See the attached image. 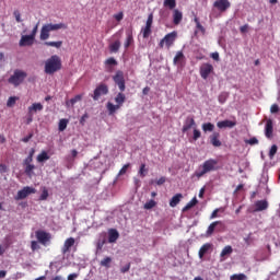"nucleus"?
I'll return each instance as SVG.
<instances>
[{
	"label": "nucleus",
	"instance_id": "43",
	"mask_svg": "<svg viewBox=\"0 0 280 280\" xmlns=\"http://www.w3.org/2000/svg\"><path fill=\"white\" fill-rule=\"evenodd\" d=\"M138 173H139L140 177H142V178L145 177V174L148 173V170L145 168V164H141Z\"/></svg>",
	"mask_w": 280,
	"mask_h": 280
},
{
	"label": "nucleus",
	"instance_id": "9",
	"mask_svg": "<svg viewBox=\"0 0 280 280\" xmlns=\"http://www.w3.org/2000/svg\"><path fill=\"white\" fill-rule=\"evenodd\" d=\"M32 194H36V188L25 186L23 189L18 191V195L15 196V200H25V198H27V196Z\"/></svg>",
	"mask_w": 280,
	"mask_h": 280
},
{
	"label": "nucleus",
	"instance_id": "53",
	"mask_svg": "<svg viewBox=\"0 0 280 280\" xmlns=\"http://www.w3.org/2000/svg\"><path fill=\"white\" fill-rule=\"evenodd\" d=\"M245 143L247 144H250V145H255V144H258V140L254 137V138H250L249 140H246Z\"/></svg>",
	"mask_w": 280,
	"mask_h": 280
},
{
	"label": "nucleus",
	"instance_id": "23",
	"mask_svg": "<svg viewBox=\"0 0 280 280\" xmlns=\"http://www.w3.org/2000/svg\"><path fill=\"white\" fill-rule=\"evenodd\" d=\"M268 201L267 200H258L255 203V212H260L268 209Z\"/></svg>",
	"mask_w": 280,
	"mask_h": 280
},
{
	"label": "nucleus",
	"instance_id": "59",
	"mask_svg": "<svg viewBox=\"0 0 280 280\" xmlns=\"http://www.w3.org/2000/svg\"><path fill=\"white\" fill-rule=\"evenodd\" d=\"M86 119H89V114H84L81 119H80V124L81 126H84V122L86 121Z\"/></svg>",
	"mask_w": 280,
	"mask_h": 280
},
{
	"label": "nucleus",
	"instance_id": "48",
	"mask_svg": "<svg viewBox=\"0 0 280 280\" xmlns=\"http://www.w3.org/2000/svg\"><path fill=\"white\" fill-rule=\"evenodd\" d=\"M156 206V202L154 200H150L144 205V209L150 210Z\"/></svg>",
	"mask_w": 280,
	"mask_h": 280
},
{
	"label": "nucleus",
	"instance_id": "10",
	"mask_svg": "<svg viewBox=\"0 0 280 280\" xmlns=\"http://www.w3.org/2000/svg\"><path fill=\"white\" fill-rule=\"evenodd\" d=\"M106 244V232H103L98 235L95 246H96V255H102L104 253V245Z\"/></svg>",
	"mask_w": 280,
	"mask_h": 280
},
{
	"label": "nucleus",
	"instance_id": "42",
	"mask_svg": "<svg viewBox=\"0 0 280 280\" xmlns=\"http://www.w3.org/2000/svg\"><path fill=\"white\" fill-rule=\"evenodd\" d=\"M119 63L117 62V60H115V58H109L106 60V66L107 67H117Z\"/></svg>",
	"mask_w": 280,
	"mask_h": 280
},
{
	"label": "nucleus",
	"instance_id": "12",
	"mask_svg": "<svg viewBox=\"0 0 280 280\" xmlns=\"http://www.w3.org/2000/svg\"><path fill=\"white\" fill-rule=\"evenodd\" d=\"M33 162H30L27 160H24L22 165L24 167V174H26V176L28 178H32V176H34V171L36 170V165L32 164Z\"/></svg>",
	"mask_w": 280,
	"mask_h": 280
},
{
	"label": "nucleus",
	"instance_id": "11",
	"mask_svg": "<svg viewBox=\"0 0 280 280\" xmlns=\"http://www.w3.org/2000/svg\"><path fill=\"white\" fill-rule=\"evenodd\" d=\"M36 238L39 242V244H43V246L47 245V242H49V240H51V234L39 230L35 232Z\"/></svg>",
	"mask_w": 280,
	"mask_h": 280
},
{
	"label": "nucleus",
	"instance_id": "35",
	"mask_svg": "<svg viewBox=\"0 0 280 280\" xmlns=\"http://www.w3.org/2000/svg\"><path fill=\"white\" fill-rule=\"evenodd\" d=\"M44 45H46V47H56V49H60V47H62V42H45Z\"/></svg>",
	"mask_w": 280,
	"mask_h": 280
},
{
	"label": "nucleus",
	"instance_id": "15",
	"mask_svg": "<svg viewBox=\"0 0 280 280\" xmlns=\"http://www.w3.org/2000/svg\"><path fill=\"white\" fill-rule=\"evenodd\" d=\"M213 7L217 8L220 12H225L231 7L229 0H215Z\"/></svg>",
	"mask_w": 280,
	"mask_h": 280
},
{
	"label": "nucleus",
	"instance_id": "24",
	"mask_svg": "<svg viewBox=\"0 0 280 280\" xmlns=\"http://www.w3.org/2000/svg\"><path fill=\"white\" fill-rule=\"evenodd\" d=\"M117 240H119V232L115 229L108 230V242L117 243Z\"/></svg>",
	"mask_w": 280,
	"mask_h": 280
},
{
	"label": "nucleus",
	"instance_id": "31",
	"mask_svg": "<svg viewBox=\"0 0 280 280\" xmlns=\"http://www.w3.org/2000/svg\"><path fill=\"white\" fill-rule=\"evenodd\" d=\"M68 125H69V119H67V118L60 119L59 126H58L59 132H65V130H67Z\"/></svg>",
	"mask_w": 280,
	"mask_h": 280
},
{
	"label": "nucleus",
	"instance_id": "21",
	"mask_svg": "<svg viewBox=\"0 0 280 280\" xmlns=\"http://www.w3.org/2000/svg\"><path fill=\"white\" fill-rule=\"evenodd\" d=\"M220 133L219 132H213L209 139H210V143L215 147V148H219L222 145V142L220 141Z\"/></svg>",
	"mask_w": 280,
	"mask_h": 280
},
{
	"label": "nucleus",
	"instance_id": "33",
	"mask_svg": "<svg viewBox=\"0 0 280 280\" xmlns=\"http://www.w3.org/2000/svg\"><path fill=\"white\" fill-rule=\"evenodd\" d=\"M232 252L233 249L231 246H225L220 254L221 260H224L226 256L232 254Z\"/></svg>",
	"mask_w": 280,
	"mask_h": 280
},
{
	"label": "nucleus",
	"instance_id": "17",
	"mask_svg": "<svg viewBox=\"0 0 280 280\" xmlns=\"http://www.w3.org/2000/svg\"><path fill=\"white\" fill-rule=\"evenodd\" d=\"M34 40H36L34 37L31 35H23L20 39V47H32L34 45Z\"/></svg>",
	"mask_w": 280,
	"mask_h": 280
},
{
	"label": "nucleus",
	"instance_id": "14",
	"mask_svg": "<svg viewBox=\"0 0 280 280\" xmlns=\"http://www.w3.org/2000/svg\"><path fill=\"white\" fill-rule=\"evenodd\" d=\"M200 77L203 79V80H207L208 77L213 72V67L212 65L210 63H203L201 67H200Z\"/></svg>",
	"mask_w": 280,
	"mask_h": 280
},
{
	"label": "nucleus",
	"instance_id": "44",
	"mask_svg": "<svg viewBox=\"0 0 280 280\" xmlns=\"http://www.w3.org/2000/svg\"><path fill=\"white\" fill-rule=\"evenodd\" d=\"M232 280H247V277L244 273H240V275H233L231 277Z\"/></svg>",
	"mask_w": 280,
	"mask_h": 280
},
{
	"label": "nucleus",
	"instance_id": "47",
	"mask_svg": "<svg viewBox=\"0 0 280 280\" xmlns=\"http://www.w3.org/2000/svg\"><path fill=\"white\" fill-rule=\"evenodd\" d=\"M13 15L15 18L16 23H23V20L21 19V12L19 10H15L13 12Z\"/></svg>",
	"mask_w": 280,
	"mask_h": 280
},
{
	"label": "nucleus",
	"instance_id": "20",
	"mask_svg": "<svg viewBox=\"0 0 280 280\" xmlns=\"http://www.w3.org/2000/svg\"><path fill=\"white\" fill-rule=\"evenodd\" d=\"M173 63L178 67H184L186 63V58L182 51H178L174 57Z\"/></svg>",
	"mask_w": 280,
	"mask_h": 280
},
{
	"label": "nucleus",
	"instance_id": "18",
	"mask_svg": "<svg viewBox=\"0 0 280 280\" xmlns=\"http://www.w3.org/2000/svg\"><path fill=\"white\" fill-rule=\"evenodd\" d=\"M191 128H196V122H195V119L194 117L191 116H188L186 118V120L184 121V126H183V133H186L188 130H190Z\"/></svg>",
	"mask_w": 280,
	"mask_h": 280
},
{
	"label": "nucleus",
	"instance_id": "61",
	"mask_svg": "<svg viewBox=\"0 0 280 280\" xmlns=\"http://www.w3.org/2000/svg\"><path fill=\"white\" fill-rule=\"evenodd\" d=\"M248 24H244L241 28H240V32L242 33V34H245V33H247V31H248Z\"/></svg>",
	"mask_w": 280,
	"mask_h": 280
},
{
	"label": "nucleus",
	"instance_id": "19",
	"mask_svg": "<svg viewBox=\"0 0 280 280\" xmlns=\"http://www.w3.org/2000/svg\"><path fill=\"white\" fill-rule=\"evenodd\" d=\"M265 136L267 139L271 140L273 138V122L268 119L265 126Z\"/></svg>",
	"mask_w": 280,
	"mask_h": 280
},
{
	"label": "nucleus",
	"instance_id": "1",
	"mask_svg": "<svg viewBox=\"0 0 280 280\" xmlns=\"http://www.w3.org/2000/svg\"><path fill=\"white\" fill-rule=\"evenodd\" d=\"M60 69H62V59L58 55H52L45 61V73L47 75H54Z\"/></svg>",
	"mask_w": 280,
	"mask_h": 280
},
{
	"label": "nucleus",
	"instance_id": "5",
	"mask_svg": "<svg viewBox=\"0 0 280 280\" xmlns=\"http://www.w3.org/2000/svg\"><path fill=\"white\" fill-rule=\"evenodd\" d=\"M25 78H27V72L16 69L14 70L13 75L9 78V84H13V86H21L25 81Z\"/></svg>",
	"mask_w": 280,
	"mask_h": 280
},
{
	"label": "nucleus",
	"instance_id": "29",
	"mask_svg": "<svg viewBox=\"0 0 280 280\" xmlns=\"http://www.w3.org/2000/svg\"><path fill=\"white\" fill-rule=\"evenodd\" d=\"M217 225H221V228H223V223L221 221H215L213 223H211L207 230V235L210 236L212 235V233L214 232Z\"/></svg>",
	"mask_w": 280,
	"mask_h": 280
},
{
	"label": "nucleus",
	"instance_id": "6",
	"mask_svg": "<svg viewBox=\"0 0 280 280\" xmlns=\"http://www.w3.org/2000/svg\"><path fill=\"white\" fill-rule=\"evenodd\" d=\"M177 37V33L176 32H172L170 34H167L159 44V47L162 49L164 47V45L166 46L167 49H170L175 39Z\"/></svg>",
	"mask_w": 280,
	"mask_h": 280
},
{
	"label": "nucleus",
	"instance_id": "34",
	"mask_svg": "<svg viewBox=\"0 0 280 280\" xmlns=\"http://www.w3.org/2000/svg\"><path fill=\"white\" fill-rule=\"evenodd\" d=\"M45 161H49V154L46 151H43L37 155V163H45Z\"/></svg>",
	"mask_w": 280,
	"mask_h": 280
},
{
	"label": "nucleus",
	"instance_id": "62",
	"mask_svg": "<svg viewBox=\"0 0 280 280\" xmlns=\"http://www.w3.org/2000/svg\"><path fill=\"white\" fill-rule=\"evenodd\" d=\"M165 182H166V178H165V177H161L160 179L156 180V185H158V186H161V185H163Z\"/></svg>",
	"mask_w": 280,
	"mask_h": 280
},
{
	"label": "nucleus",
	"instance_id": "41",
	"mask_svg": "<svg viewBox=\"0 0 280 280\" xmlns=\"http://www.w3.org/2000/svg\"><path fill=\"white\" fill-rule=\"evenodd\" d=\"M78 102H82V95H80V94L75 95L73 98L70 100L71 106H75V104H78Z\"/></svg>",
	"mask_w": 280,
	"mask_h": 280
},
{
	"label": "nucleus",
	"instance_id": "4",
	"mask_svg": "<svg viewBox=\"0 0 280 280\" xmlns=\"http://www.w3.org/2000/svg\"><path fill=\"white\" fill-rule=\"evenodd\" d=\"M116 105H113L112 103H107V109L109 112V115H113L116 113V110H119L121 106H124V103H126V94L124 92H120L117 94V96L114 98Z\"/></svg>",
	"mask_w": 280,
	"mask_h": 280
},
{
	"label": "nucleus",
	"instance_id": "36",
	"mask_svg": "<svg viewBox=\"0 0 280 280\" xmlns=\"http://www.w3.org/2000/svg\"><path fill=\"white\" fill-rule=\"evenodd\" d=\"M203 132H212L214 130V125L211 122H206L201 126Z\"/></svg>",
	"mask_w": 280,
	"mask_h": 280
},
{
	"label": "nucleus",
	"instance_id": "26",
	"mask_svg": "<svg viewBox=\"0 0 280 280\" xmlns=\"http://www.w3.org/2000/svg\"><path fill=\"white\" fill-rule=\"evenodd\" d=\"M212 248V244L210 243H206L201 246V248L199 249V258L202 259L203 256Z\"/></svg>",
	"mask_w": 280,
	"mask_h": 280
},
{
	"label": "nucleus",
	"instance_id": "3",
	"mask_svg": "<svg viewBox=\"0 0 280 280\" xmlns=\"http://www.w3.org/2000/svg\"><path fill=\"white\" fill-rule=\"evenodd\" d=\"M69 26L66 23L58 24H45L42 26L39 38L40 40H47L50 36V32H58L59 30H68Z\"/></svg>",
	"mask_w": 280,
	"mask_h": 280
},
{
	"label": "nucleus",
	"instance_id": "28",
	"mask_svg": "<svg viewBox=\"0 0 280 280\" xmlns=\"http://www.w3.org/2000/svg\"><path fill=\"white\" fill-rule=\"evenodd\" d=\"M108 48L110 54H117L119 52V48H121V42L116 40L112 43Z\"/></svg>",
	"mask_w": 280,
	"mask_h": 280
},
{
	"label": "nucleus",
	"instance_id": "8",
	"mask_svg": "<svg viewBox=\"0 0 280 280\" xmlns=\"http://www.w3.org/2000/svg\"><path fill=\"white\" fill-rule=\"evenodd\" d=\"M152 24H153V13H149L148 20L145 22V26L141 27V33H142L143 38L150 37V35L152 33V31H151Z\"/></svg>",
	"mask_w": 280,
	"mask_h": 280
},
{
	"label": "nucleus",
	"instance_id": "50",
	"mask_svg": "<svg viewBox=\"0 0 280 280\" xmlns=\"http://www.w3.org/2000/svg\"><path fill=\"white\" fill-rule=\"evenodd\" d=\"M49 198V191L47 189H44L42 195L39 196V200H47Z\"/></svg>",
	"mask_w": 280,
	"mask_h": 280
},
{
	"label": "nucleus",
	"instance_id": "57",
	"mask_svg": "<svg viewBox=\"0 0 280 280\" xmlns=\"http://www.w3.org/2000/svg\"><path fill=\"white\" fill-rule=\"evenodd\" d=\"M36 34H38V24H36L32 30L31 36L36 39Z\"/></svg>",
	"mask_w": 280,
	"mask_h": 280
},
{
	"label": "nucleus",
	"instance_id": "49",
	"mask_svg": "<svg viewBox=\"0 0 280 280\" xmlns=\"http://www.w3.org/2000/svg\"><path fill=\"white\" fill-rule=\"evenodd\" d=\"M194 21H195V23H196V27H197L201 33L205 34L206 30H205L203 26L200 24L198 18H195Z\"/></svg>",
	"mask_w": 280,
	"mask_h": 280
},
{
	"label": "nucleus",
	"instance_id": "37",
	"mask_svg": "<svg viewBox=\"0 0 280 280\" xmlns=\"http://www.w3.org/2000/svg\"><path fill=\"white\" fill-rule=\"evenodd\" d=\"M135 43V38L132 37V34H127V38L125 42V49H129L130 45Z\"/></svg>",
	"mask_w": 280,
	"mask_h": 280
},
{
	"label": "nucleus",
	"instance_id": "27",
	"mask_svg": "<svg viewBox=\"0 0 280 280\" xmlns=\"http://www.w3.org/2000/svg\"><path fill=\"white\" fill-rule=\"evenodd\" d=\"M43 110V104L33 103L32 106L28 107V115H34V113H38Z\"/></svg>",
	"mask_w": 280,
	"mask_h": 280
},
{
	"label": "nucleus",
	"instance_id": "46",
	"mask_svg": "<svg viewBox=\"0 0 280 280\" xmlns=\"http://www.w3.org/2000/svg\"><path fill=\"white\" fill-rule=\"evenodd\" d=\"M277 151H278V147H277L276 144H273V145L271 147L270 151H269V158H270L271 160H272L273 156L276 155Z\"/></svg>",
	"mask_w": 280,
	"mask_h": 280
},
{
	"label": "nucleus",
	"instance_id": "22",
	"mask_svg": "<svg viewBox=\"0 0 280 280\" xmlns=\"http://www.w3.org/2000/svg\"><path fill=\"white\" fill-rule=\"evenodd\" d=\"M235 126H236V122L232 120H223L217 124V127L219 129H226V128L232 129Z\"/></svg>",
	"mask_w": 280,
	"mask_h": 280
},
{
	"label": "nucleus",
	"instance_id": "64",
	"mask_svg": "<svg viewBox=\"0 0 280 280\" xmlns=\"http://www.w3.org/2000/svg\"><path fill=\"white\" fill-rule=\"evenodd\" d=\"M218 212H219V210H218V209H215V210L212 212V214H211L210 219H214V218H217V217H218Z\"/></svg>",
	"mask_w": 280,
	"mask_h": 280
},
{
	"label": "nucleus",
	"instance_id": "51",
	"mask_svg": "<svg viewBox=\"0 0 280 280\" xmlns=\"http://www.w3.org/2000/svg\"><path fill=\"white\" fill-rule=\"evenodd\" d=\"M114 19L117 22H121V20H124V11H119V13H115Z\"/></svg>",
	"mask_w": 280,
	"mask_h": 280
},
{
	"label": "nucleus",
	"instance_id": "60",
	"mask_svg": "<svg viewBox=\"0 0 280 280\" xmlns=\"http://www.w3.org/2000/svg\"><path fill=\"white\" fill-rule=\"evenodd\" d=\"M120 271H121L122 273H126V272L130 271V262L127 264L125 267H122V268L120 269Z\"/></svg>",
	"mask_w": 280,
	"mask_h": 280
},
{
	"label": "nucleus",
	"instance_id": "2",
	"mask_svg": "<svg viewBox=\"0 0 280 280\" xmlns=\"http://www.w3.org/2000/svg\"><path fill=\"white\" fill-rule=\"evenodd\" d=\"M218 161L210 159L205 161L198 168V171L195 173L196 177L200 178L203 175L211 173V172H215L220 170V166L218 165Z\"/></svg>",
	"mask_w": 280,
	"mask_h": 280
},
{
	"label": "nucleus",
	"instance_id": "45",
	"mask_svg": "<svg viewBox=\"0 0 280 280\" xmlns=\"http://www.w3.org/2000/svg\"><path fill=\"white\" fill-rule=\"evenodd\" d=\"M36 153V150L34 149H31L27 158L24 160V161H30V162H33L34 163V154Z\"/></svg>",
	"mask_w": 280,
	"mask_h": 280
},
{
	"label": "nucleus",
	"instance_id": "52",
	"mask_svg": "<svg viewBox=\"0 0 280 280\" xmlns=\"http://www.w3.org/2000/svg\"><path fill=\"white\" fill-rule=\"evenodd\" d=\"M200 137H201V132L195 128L194 136H192L194 141H197Z\"/></svg>",
	"mask_w": 280,
	"mask_h": 280
},
{
	"label": "nucleus",
	"instance_id": "13",
	"mask_svg": "<svg viewBox=\"0 0 280 280\" xmlns=\"http://www.w3.org/2000/svg\"><path fill=\"white\" fill-rule=\"evenodd\" d=\"M102 95H106V84L102 83L100 84L95 90L92 95L94 102H97L98 100L102 98Z\"/></svg>",
	"mask_w": 280,
	"mask_h": 280
},
{
	"label": "nucleus",
	"instance_id": "25",
	"mask_svg": "<svg viewBox=\"0 0 280 280\" xmlns=\"http://www.w3.org/2000/svg\"><path fill=\"white\" fill-rule=\"evenodd\" d=\"M183 13L178 11V9H174L173 11V23L174 25H178L182 22Z\"/></svg>",
	"mask_w": 280,
	"mask_h": 280
},
{
	"label": "nucleus",
	"instance_id": "7",
	"mask_svg": "<svg viewBox=\"0 0 280 280\" xmlns=\"http://www.w3.org/2000/svg\"><path fill=\"white\" fill-rule=\"evenodd\" d=\"M115 84H117L120 92L126 91V79L124 78V71H117L113 77Z\"/></svg>",
	"mask_w": 280,
	"mask_h": 280
},
{
	"label": "nucleus",
	"instance_id": "16",
	"mask_svg": "<svg viewBox=\"0 0 280 280\" xmlns=\"http://www.w3.org/2000/svg\"><path fill=\"white\" fill-rule=\"evenodd\" d=\"M74 245H75V238H73V237L67 238L61 248L62 255H67V253H70L72 246H74Z\"/></svg>",
	"mask_w": 280,
	"mask_h": 280
},
{
	"label": "nucleus",
	"instance_id": "38",
	"mask_svg": "<svg viewBox=\"0 0 280 280\" xmlns=\"http://www.w3.org/2000/svg\"><path fill=\"white\" fill-rule=\"evenodd\" d=\"M163 5L165 8H168L170 10H174L176 7V1L175 0H164Z\"/></svg>",
	"mask_w": 280,
	"mask_h": 280
},
{
	"label": "nucleus",
	"instance_id": "55",
	"mask_svg": "<svg viewBox=\"0 0 280 280\" xmlns=\"http://www.w3.org/2000/svg\"><path fill=\"white\" fill-rule=\"evenodd\" d=\"M270 112H271L272 114H277V113L280 112V108H279V106H278L277 104H273V105L271 106V108H270Z\"/></svg>",
	"mask_w": 280,
	"mask_h": 280
},
{
	"label": "nucleus",
	"instance_id": "30",
	"mask_svg": "<svg viewBox=\"0 0 280 280\" xmlns=\"http://www.w3.org/2000/svg\"><path fill=\"white\" fill-rule=\"evenodd\" d=\"M182 198H183V195H182V194H176V195L171 199L170 206H171L172 208L176 207V206L180 202Z\"/></svg>",
	"mask_w": 280,
	"mask_h": 280
},
{
	"label": "nucleus",
	"instance_id": "56",
	"mask_svg": "<svg viewBox=\"0 0 280 280\" xmlns=\"http://www.w3.org/2000/svg\"><path fill=\"white\" fill-rule=\"evenodd\" d=\"M129 167H130V164L124 165L122 168L119 171V175L126 174V172H128Z\"/></svg>",
	"mask_w": 280,
	"mask_h": 280
},
{
	"label": "nucleus",
	"instance_id": "39",
	"mask_svg": "<svg viewBox=\"0 0 280 280\" xmlns=\"http://www.w3.org/2000/svg\"><path fill=\"white\" fill-rule=\"evenodd\" d=\"M18 100H19V97H16V96L9 97V100L7 102L8 108H12V106H14L16 104Z\"/></svg>",
	"mask_w": 280,
	"mask_h": 280
},
{
	"label": "nucleus",
	"instance_id": "40",
	"mask_svg": "<svg viewBox=\"0 0 280 280\" xmlns=\"http://www.w3.org/2000/svg\"><path fill=\"white\" fill-rule=\"evenodd\" d=\"M229 97V94L223 92L219 95L218 101L220 104H224Z\"/></svg>",
	"mask_w": 280,
	"mask_h": 280
},
{
	"label": "nucleus",
	"instance_id": "58",
	"mask_svg": "<svg viewBox=\"0 0 280 280\" xmlns=\"http://www.w3.org/2000/svg\"><path fill=\"white\" fill-rule=\"evenodd\" d=\"M32 137H34V133H30L28 136L24 137L22 139L23 143H30V139H32Z\"/></svg>",
	"mask_w": 280,
	"mask_h": 280
},
{
	"label": "nucleus",
	"instance_id": "54",
	"mask_svg": "<svg viewBox=\"0 0 280 280\" xmlns=\"http://www.w3.org/2000/svg\"><path fill=\"white\" fill-rule=\"evenodd\" d=\"M31 248L34 252V250H38V248H40V246H38V242L32 241L31 242Z\"/></svg>",
	"mask_w": 280,
	"mask_h": 280
},
{
	"label": "nucleus",
	"instance_id": "32",
	"mask_svg": "<svg viewBox=\"0 0 280 280\" xmlns=\"http://www.w3.org/2000/svg\"><path fill=\"white\" fill-rule=\"evenodd\" d=\"M198 203V200L196 197H194L183 209V212H186L188 210H190L192 207H195Z\"/></svg>",
	"mask_w": 280,
	"mask_h": 280
},
{
	"label": "nucleus",
	"instance_id": "63",
	"mask_svg": "<svg viewBox=\"0 0 280 280\" xmlns=\"http://www.w3.org/2000/svg\"><path fill=\"white\" fill-rule=\"evenodd\" d=\"M78 277H79L78 273H70V275L68 276V280H75Z\"/></svg>",
	"mask_w": 280,
	"mask_h": 280
}]
</instances>
